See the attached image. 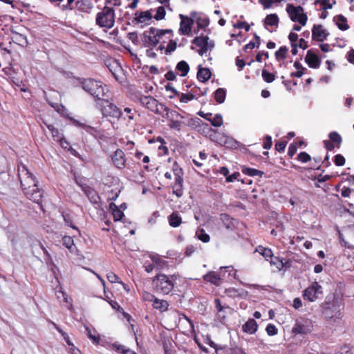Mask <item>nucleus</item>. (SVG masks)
Wrapping results in <instances>:
<instances>
[{"label":"nucleus","mask_w":354,"mask_h":354,"mask_svg":"<svg viewBox=\"0 0 354 354\" xmlns=\"http://www.w3.org/2000/svg\"><path fill=\"white\" fill-rule=\"evenodd\" d=\"M18 176L22 189L26 196L35 203H39L42 197L41 190L38 188L37 181L26 166H18Z\"/></svg>","instance_id":"f257e3e1"},{"label":"nucleus","mask_w":354,"mask_h":354,"mask_svg":"<svg viewBox=\"0 0 354 354\" xmlns=\"http://www.w3.org/2000/svg\"><path fill=\"white\" fill-rule=\"evenodd\" d=\"M160 108L165 111V113L162 114V117L165 118L169 121V126L172 129L179 131L183 127H192L195 122H201V120L198 118L196 120L193 118L185 119V117L181 115L176 111L169 109L164 105H160Z\"/></svg>","instance_id":"f03ea898"},{"label":"nucleus","mask_w":354,"mask_h":354,"mask_svg":"<svg viewBox=\"0 0 354 354\" xmlns=\"http://www.w3.org/2000/svg\"><path fill=\"white\" fill-rule=\"evenodd\" d=\"M82 88L91 95L98 100H104L108 91L106 86L100 81L85 79L82 82Z\"/></svg>","instance_id":"7ed1b4c3"},{"label":"nucleus","mask_w":354,"mask_h":354,"mask_svg":"<svg viewBox=\"0 0 354 354\" xmlns=\"http://www.w3.org/2000/svg\"><path fill=\"white\" fill-rule=\"evenodd\" d=\"M175 276H167L164 274H157L152 282L158 292L163 295L169 294L174 287Z\"/></svg>","instance_id":"20e7f679"},{"label":"nucleus","mask_w":354,"mask_h":354,"mask_svg":"<svg viewBox=\"0 0 354 354\" xmlns=\"http://www.w3.org/2000/svg\"><path fill=\"white\" fill-rule=\"evenodd\" d=\"M115 10L105 6L96 15V24L101 28H111L115 24Z\"/></svg>","instance_id":"39448f33"},{"label":"nucleus","mask_w":354,"mask_h":354,"mask_svg":"<svg viewBox=\"0 0 354 354\" xmlns=\"http://www.w3.org/2000/svg\"><path fill=\"white\" fill-rule=\"evenodd\" d=\"M286 10L291 21L298 22L302 26L306 24L308 17L301 6H295L293 4L288 3Z\"/></svg>","instance_id":"423d86ee"},{"label":"nucleus","mask_w":354,"mask_h":354,"mask_svg":"<svg viewBox=\"0 0 354 354\" xmlns=\"http://www.w3.org/2000/svg\"><path fill=\"white\" fill-rule=\"evenodd\" d=\"M313 330V322L305 317H299L295 320V325L292 328V333L294 335H306Z\"/></svg>","instance_id":"0eeeda50"},{"label":"nucleus","mask_w":354,"mask_h":354,"mask_svg":"<svg viewBox=\"0 0 354 354\" xmlns=\"http://www.w3.org/2000/svg\"><path fill=\"white\" fill-rule=\"evenodd\" d=\"M323 294V288L318 282L314 281L309 286L303 294L304 299L310 302L315 301Z\"/></svg>","instance_id":"6e6552de"},{"label":"nucleus","mask_w":354,"mask_h":354,"mask_svg":"<svg viewBox=\"0 0 354 354\" xmlns=\"http://www.w3.org/2000/svg\"><path fill=\"white\" fill-rule=\"evenodd\" d=\"M193 43L199 48L197 52L201 56L214 48V41L209 40L207 36L196 37L194 39Z\"/></svg>","instance_id":"1a4fd4ad"},{"label":"nucleus","mask_w":354,"mask_h":354,"mask_svg":"<svg viewBox=\"0 0 354 354\" xmlns=\"http://www.w3.org/2000/svg\"><path fill=\"white\" fill-rule=\"evenodd\" d=\"M158 32L160 29L153 27L150 28L143 33L142 41L146 47H154L160 43L158 40Z\"/></svg>","instance_id":"9d476101"},{"label":"nucleus","mask_w":354,"mask_h":354,"mask_svg":"<svg viewBox=\"0 0 354 354\" xmlns=\"http://www.w3.org/2000/svg\"><path fill=\"white\" fill-rule=\"evenodd\" d=\"M104 104L102 107V112L103 115L109 116L115 118H120L122 115V112L118 106L113 103H111L108 100H102Z\"/></svg>","instance_id":"9b49d317"},{"label":"nucleus","mask_w":354,"mask_h":354,"mask_svg":"<svg viewBox=\"0 0 354 354\" xmlns=\"http://www.w3.org/2000/svg\"><path fill=\"white\" fill-rule=\"evenodd\" d=\"M323 315L327 319H330L333 317H339L341 315L339 305L333 301L332 303H326L323 305Z\"/></svg>","instance_id":"f8f14e48"},{"label":"nucleus","mask_w":354,"mask_h":354,"mask_svg":"<svg viewBox=\"0 0 354 354\" xmlns=\"http://www.w3.org/2000/svg\"><path fill=\"white\" fill-rule=\"evenodd\" d=\"M223 268L225 269L227 272H230L233 270L232 266L221 267V270ZM224 277L225 274L223 273L222 270H220L218 272H209L203 276V279L215 286H219L221 284V279Z\"/></svg>","instance_id":"ddd939ff"},{"label":"nucleus","mask_w":354,"mask_h":354,"mask_svg":"<svg viewBox=\"0 0 354 354\" xmlns=\"http://www.w3.org/2000/svg\"><path fill=\"white\" fill-rule=\"evenodd\" d=\"M175 178V182L172 187L173 194H175L178 198H180L183 194V178L182 177L183 171L181 169H174Z\"/></svg>","instance_id":"4468645a"},{"label":"nucleus","mask_w":354,"mask_h":354,"mask_svg":"<svg viewBox=\"0 0 354 354\" xmlns=\"http://www.w3.org/2000/svg\"><path fill=\"white\" fill-rule=\"evenodd\" d=\"M141 104L150 111L159 113L162 110L158 102L151 96H142L140 99Z\"/></svg>","instance_id":"2eb2a0df"},{"label":"nucleus","mask_w":354,"mask_h":354,"mask_svg":"<svg viewBox=\"0 0 354 354\" xmlns=\"http://www.w3.org/2000/svg\"><path fill=\"white\" fill-rule=\"evenodd\" d=\"M181 21L180 24L179 33L181 35H188L192 30L194 19L182 14L179 15Z\"/></svg>","instance_id":"dca6fc26"},{"label":"nucleus","mask_w":354,"mask_h":354,"mask_svg":"<svg viewBox=\"0 0 354 354\" xmlns=\"http://www.w3.org/2000/svg\"><path fill=\"white\" fill-rule=\"evenodd\" d=\"M329 35V32L320 24L314 25L312 29V38L318 41H324Z\"/></svg>","instance_id":"f3484780"},{"label":"nucleus","mask_w":354,"mask_h":354,"mask_svg":"<svg viewBox=\"0 0 354 354\" xmlns=\"http://www.w3.org/2000/svg\"><path fill=\"white\" fill-rule=\"evenodd\" d=\"M112 161L118 169L124 168L126 160L124 152L121 149H117L112 156Z\"/></svg>","instance_id":"a211bd4d"},{"label":"nucleus","mask_w":354,"mask_h":354,"mask_svg":"<svg viewBox=\"0 0 354 354\" xmlns=\"http://www.w3.org/2000/svg\"><path fill=\"white\" fill-rule=\"evenodd\" d=\"M151 19L152 15L150 11H137L133 21L136 24H147Z\"/></svg>","instance_id":"6ab92c4d"},{"label":"nucleus","mask_w":354,"mask_h":354,"mask_svg":"<svg viewBox=\"0 0 354 354\" xmlns=\"http://www.w3.org/2000/svg\"><path fill=\"white\" fill-rule=\"evenodd\" d=\"M305 61L308 66L313 68H318L320 66L321 61L319 57L313 53L312 50H309L305 57Z\"/></svg>","instance_id":"aec40b11"},{"label":"nucleus","mask_w":354,"mask_h":354,"mask_svg":"<svg viewBox=\"0 0 354 354\" xmlns=\"http://www.w3.org/2000/svg\"><path fill=\"white\" fill-rule=\"evenodd\" d=\"M173 37V31L170 29L162 30L158 32V40H160L159 48L162 50L165 48L164 44L167 43Z\"/></svg>","instance_id":"412c9836"},{"label":"nucleus","mask_w":354,"mask_h":354,"mask_svg":"<svg viewBox=\"0 0 354 354\" xmlns=\"http://www.w3.org/2000/svg\"><path fill=\"white\" fill-rule=\"evenodd\" d=\"M258 329L257 322L254 319H249L243 326L242 330L248 334H254Z\"/></svg>","instance_id":"4be33fe9"},{"label":"nucleus","mask_w":354,"mask_h":354,"mask_svg":"<svg viewBox=\"0 0 354 354\" xmlns=\"http://www.w3.org/2000/svg\"><path fill=\"white\" fill-rule=\"evenodd\" d=\"M45 124H46V127L48 128V129L50 131L54 140L56 142H59L60 145L62 147H64V145H63L64 138H62V133L57 128H55L53 125L48 124L46 123H45Z\"/></svg>","instance_id":"5701e85b"},{"label":"nucleus","mask_w":354,"mask_h":354,"mask_svg":"<svg viewBox=\"0 0 354 354\" xmlns=\"http://www.w3.org/2000/svg\"><path fill=\"white\" fill-rule=\"evenodd\" d=\"M212 75L210 70L207 68H203L199 66L197 73V78L201 82H205L208 81Z\"/></svg>","instance_id":"b1692460"},{"label":"nucleus","mask_w":354,"mask_h":354,"mask_svg":"<svg viewBox=\"0 0 354 354\" xmlns=\"http://www.w3.org/2000/svg\"><path fill=\"white\" fill-rule=\"evenodd\" d=\"M220 220L223 223L226 229L232 230L235 227L234 221L227 214H221L220 215Z\"/></svg>","instance_id":"393cba45"},{"label":"nucleus","mask_w":354,"mask_h":354,"mask_svg":"<svg viewBox=\"0 0 354 354\" xmlns=\"http://www.w3.org/2000/svg\"><path fill=\"white\" fill-rule=\"evenodd\" d=\"M152 306L153 308L162 313L167 310L169 303L166 300L156 298Z\"/></svg>","instance_id":"a878e982"},{"label":"nucleus","mask_w":354,"mask_h":354,"mask_svg":"<svg viewBox=\"0 0 354 354\" xmlns=\"http://www.w3.org/2000/svg\"><path fill=\"white\" fill-rule=\"evenodd\" d=\"M279 19L277 14L268 15L264 19L265 26L278 27Z\"/></svg>","instance_id":"bb28decb"},{"label":"nucleus","mask_w":354,"mask_h":354,"mask_svg":"<svg viewBox=\"0 0 354 354\" xmlns=\"http://www.w3.org/2000/svg\"><path fill=\"white\" fill-rule=\"evenodd\" d=\"M109 209L112 212V214L113 216V218L115 221H118L122 219L124 216V214L120 208L113 203H111L109 204Z\"/></svg>","instance_id":"cd10ccee"},{"label":"nucleus","mask_w":354,"mask_h":354,"mask_svg":"<svg viewBox=\"0 0 354 354\" xmlns=\"http://www.w3.org/2000/svg\"><path fill=\"white\" fill-rule=\"evenodd\" d=\"M335 23L337 27L342 30H346L349 26L347 24V19L345 17L342 15H337L335 17Z\"/></svg>","instance_id":"c85d7f7f"},{"label":"nucleus","mask_w":354,"mask_h":354,"mask_svg":"<svg viewBox=\"0 0 354 354\" xmlns=\"http://www.w3.org/2000/svg\"><path fill=\"white\" fill-rule=\"evenodd\" d=\"M169 225L173 227H178L182 223V218L178 212H173L169 217Z\"/></svg>","instance_id":"c756f323"},{"label":"nucleus","mask_w":354,"mask_h":354,"mask_svg":"<svg viewBox=\"0 0 354 354\" xmlns=\"http://www.w3.org/2000/svg\"><path fill=\"white\" fill-rule=\"evenodd\" d=\"M255 252H259L261 254L266 260H268V258L271 259L273 256V252L271 249L268 248H264L261 245H259L257 248Z\"/></svg>","instance_id":"7c9ffc66"},{"label":"nucleus","mask_w":354,"mask_h":354,"mask_svg":"<svg viewBox=\"0 0 354 354\" xmlns=\"http://www.w3.org/2000/svg\"><path fill=\"white\" fill-rule=\"evenodd\" d=\"M149 257L152 260L153 263L158 268H162L166 266V261L162 259L158 254H151L149 255Z\"/></svg>","instance_id":"2f4dec72"},{"label":"nucleus","mask_w":354,"mask_h":354,"mask_svg":"<svg viewBox=\"0 0 354 354\" xmlns=\"http://www.w3.org/2000/svg\"><path fill=\"white\" fill-rule=\"evenodd\" d=\"M270 264L275 266L276 268L281 270L287 263V261L286 259H282L277 257H273L270 259Z\"/></svg>","instance_id":"473e14b6"},{"label":"nucleus","mask_w":354,"mask_h":354,"mask_svg":"<svg viewBox=\"0 0 354 354\" xmlns=\"http://www.w3.org/2000/svg\"><path fill=\"white\" fill-rule=\"evenodd\" d=\"M86 330L87 332V337L92 341V342L95 344H98L100 341V336L97 333V331L94 329L93 333L87 326L86 327Z\"/></svg>","instance_id":"72a5a7b5"},{"label":"nucleus","mask_w":354,"mask_h":354,"mask_svg":"<svg viewBox=\"0 0 354 354\" xmlns=\"http://www.w3.org/2000/svg\"><path fill=\"white\" fill-rule=\"evenodd\" d=\"M176 69L180 72V76L184 77L188 73L189 71V66L185 61L183 60L178 63Z\"/></svg>","instance_id":"f704fd0d"},{"label":"nucleus","mask_w":354,"mask_h":354,"mask_svg":"<svg viewBox=\"0 0 354 354\" xmlns=\"http://www.w3.org/2000/svg\"><path fill=\"white\" fill-rule=\"evenodd\" d=\"M226 97V91L223 88H219L214 92V97L216 101L219 103H223Z\"/></svg>","instance_id":"c9c22d12"},{"label":"nucleus","mask_w":354,"mask_h":354,"mask_svg":"<svg viewBox=\"0 0 354 354\" xmlns=\"http://www.w3.org/2000/svg\"><path fill=\"white\" fill-rule=\"evenodd\" d=\"M196 236L203 243H208L210 237L203 229H198L196 232Z\"/></svg>","instance_id":"e433bc0d"},{"label":"nucleus","mask_w":354,"mask_h":354,"mask_svg":"<svg viewBox=\"0 0 354 354\" xmlns=\"http://www.w3.org/2000/svg\"><path fill=\"white\" fill-rule=\"evenodd\" d=\"M241 171L244 174L250 176H261L263 174L262 171H261L258 169L245 167H243L242 168Z\"/></svg>","instance_id":"4c0bfd02"},{"label":"nucleus","mask_w":354,"mask_h":354,"mask_svg":"<svg viewBox=\"0 0 354 354\" xmlns=\"http://www.w3.org/2000/svg\"><path fill=\"white\" fill-rule=\"evenodd\" d=\"M85 193L91 203H98L100 197L95 190H93L92 189H88L85 191Z\"/></svg>","instance_id":"58836bf2"},{"label":"nucleus","mask_w":354,"mask_h":354,"mask_svg":"<svg viewBox=\"0 0 354 354\" xmlns=\"http://www.w3.org/2000/svg\"><path fill=\"white\" fill-rule=\"evenodd\" d=\"M283 0H259V3L264 9L270 8L274 3H279Z\"/></svg>","instance_id":"ea45409f"},{"label":"nucleus","mask_w":354,"mask_h":354,"mask_svg":"<svg viewBox=\"0 0 354 354\" xmlns=\"http://www.w3.org/2000/svg\"><path fill=\"white\" fill-rule=\"evenodd\" d=\"M209 122L216 127H219L223 124V118L221 114H216L212 118H211V120Z\"/></svg>","instance_id":"a19ab883"},{"label":"nucleus","mask_w":354,"mask_h":354,"mask_svg":"<svg viewBox=\"0 0 354 354\" xmlns=\"http://www.w3.org/2000/svg\"><path fill=\"white\" fill-rule=\"evenodd\" d=\"M63 245L67 248L71 252H73L74 246L73 239L69 236H65L62 239Z\"/></svg>","instance_id":"79ce46f5"},{"label":"nucleus","mask_w":354,"mask_h":354,"mask_svg":"<svg viewBox=\"0 0 354 354\" xmlns=\"http://www.w3.org/2000/svg\"><path fill=\"white\" fill-rule=\"evenodd\" d=\"M288 52V48L286 46H281L275 52V57L277 59H284Z\"/></svg>","instance_id":"37998d69"},{"label":"nucleus","mask_w":354,"mask_h":354,"mask_svg":"<svg viewBox=\"0 0 354 354\" xmlns=\"http://www.w3.org/2000/svg\"><path fill=\"white\" fill-rule=\"evenodd\" d=\"M58 293L62 295V296L63 297V301L66 304V306H65L66 308H67L68 310H72L73 309V304H72L71 299L68 297L66 293L62 290H60L58 292Z\"/></svg>","instance_id":"c03bdc74"},{"label":"nucleus","mask_w":354,"mask_h":354,"mask_svg":"<svg viewBox=\"0 0 354 354\" xmlns=\"http://www.w3.org/2000/svg\"><path fill=\"white\" fill-rule=\"evenodd\" d=\"M262 77L263 80L268 83H271L275 80V76L273 73L268 72L266 70L262 71Z\"/></svg>","instance_id":"a18cd8bd"},{"label":"nucleus","mask_w":354,"mask_h":354,"mask_svg":"<svg viewBox=\"0 0 354 354\" xmlns=\"http://www.w3.org/2000/svg\"><path fill=\"white\" fill-rule=\"evenodd\" d=\"M328 136L332 142L337 143L339 145L342 141L341 136L336 131L330 132Z\"/></svg>","instance_id":"49530a36"},{"label":"nucleus","mask_w":354,"mask_h":354,"mask_svg":"<svg viewBox=\"0 0 354 354\" xmlns=\"http://www.w3.org/2000/svg\"><path fill=\"white\" fill-rule=\"evenodd\" d=\"M169 43L167 46V48H165V54L168 55L174 52L177 46L176 42L174 41L172 38L170 39V40L168 41Z\"/></svg>","instance_id":"de8ad7c7"},{"label":"nucleus","mask_w":354,"mask_h":354,"mask_svg":"<svg viewBox=\"0 0 354 354\" xmlns=\"http://www.w3.org/2000/svg\"><path fill=\"white\" fill-rule=\"evenodd\" d=\"M196 24L198 28H203L207 27L209 25V19L206 17H197L196 18Z\"/></svg>","instance_id":"09e8293b"},{"label":"nucleus","mask_w":354,"mask_h":354,"mask_svg":"<svg viewBox=\"0 0 354 354\" xmlns=\"http://www.w3.org/2000/svg\"><path fill=\"white\" fill-rule=\"evenodd\" d=\"M165 17V9L163 6H159L156 10V13L154 18L156 20H162Z\"/></svg>","instance_id":"8fccbe9b"},{"label":"nucleus","mask_w":354,"mask_h":354,"mask_svg":"<svg viewBox=\"0 0 354 354\" xmlns=\"http://www.w3.org/2000/svg\"><path fill=\"white\" fill-rule=\"evenodd\" d=\"M266 330L269 336L275 335L278 333V329L272 324H268L266 328Z\"/></svg>","instance_id":"3c124183"},{"label":"nucleus","mask_w":354,"mask_h":354,"mask_svg":"<svg viewBox=\"0 0 354 354\" xmlns=\"http://www.w3.org/2000/svg\"><path fill=\"white\" fill-rule=\"evenodd\" d=\"M55 326L56 329L57 330V331L64 337V340L66 341V342L68 345L69 348L73 346H74V344L71 342L68 335L65 332H64L59 327L57 326L55 324Z\"/></svg>","instance_id":"603ef678"},{"label":"nucleus","mask_w":354,"mask_h":354,"mask_svg":"<svg viewBox=\"0 0 354 354\" xmlns=\"http://www.w3.org/2000/svg\"><path fill=\"white\" fill-rule=\"evenodd\" d=\"M142 297L144 301L152 302V304L156 298L153 295L147 291L142 292Z\"/></svg>","instance_id":"864d4df0"},{"label":"nucleus","mask_w":354,"mask_h":354,"mask_svg":"<svg viewBox=\"0 0 354 354\" xmlns=\"http://www.w3.org/2000/svg\"><path fill=\"white\" fill-rule=\"evenodd\" d=\"M106 278L109 280V281L111 283H119L120 281L118 275H116L115 273H113L112 272H109L106 274Z\"/></svg>","instance_id":"5fc2aeb1"},{"label":"nucleus","mask_w":354,"mask_h":354,"mask_svg":"<svg viewBox=\"0 0 354 354\" xmlns=\"http://www.w3.org/2000/svg\"><path fill=\"white\" fill-rule=\"evenodd\" d=\"M334 162L337 166H343L345 164V158L341 154H337L335 156Z\"/></svg>","instance_id":"6e6d98bb"},{"label":"nucleus","mask_w":354,"mask_h":354,"mask_svg":"<svg viewBox=\"0 0 354 354\" xmlns=\"http://www.w3.org/2000/svg\"><path fill=\"white\" fill-rule=\"evenodd\" d=\"M310 156L306 152H301L298 155V160L302 162H307L310 160Z\"/></svg>","instance_id":"4d7b16f0"},{"label":"nucleus","mask_w":354,"mask_h":354,"mask_svg":"<svg viewBox=\"0 0 354 354\" xmlns=\"http://www.w3.org/2000/svg\"><path fill=\"white\" fill-rule=\"evenodd\" d=\"M287 145V142L281 141L275 144V149L277 151L281 152L283 151Z\"/></svg>","instance_id":"13d9d810"},{"label":"nucleus","mask_w":354,"mask_h":354,"mask_svg":"<svg viewBox=\"0 0 354 354\" xmlns=\"http://www.w3.org/2000/svg\"><path fill=\"white\" fill-rule=\"evenodd\" d=\"M320 3L323 6L324 9H330L332 8V5L330 3L329 0H316L315 3Z\"/></svg>","instance_id":"bf43d9fd"},{"label":"nucleus","mask_w":354,"mask_h":354,"mask_svg":"<svg viewBox=\"0 0 354 354\" xmlns=\"http://www.w3.org/2000/svg\"><path fill=\"white\" fill-rule=\"evenodd\" d=\"M272 145V138L270 136H267L263 142V148L266 149H269L271 148Z\"/></svg>","instance_id":"052dcab7"},{"label":"nucleus","mask_w":354,"mask_h":354,"mask_svg":"<svg viewBox=\"0 0 354 354\" xmlns=\"http://www.w3.org/2000/svg\"><path fill=\"white\" fill-rule=\"evenodd\" d=\"M338 354H354V348L344 346L341 348Z\"/></svg>","instance_id":"680f3d73"},{"label":"nucleus","mask_w":354,"mask_h":354,"mask_svg":"<svg viewBox=\"0 0 354 354\" xmlns=\"http://www.w3.org/2000/svg\"><path fill=\"white\" fill-rule=\"evenodd\" d=\"M229 354H246V353L239 347H234L230 350Z\"/></svg>","instance_id":"e2e57ef3"},{"label":"nucleus","mask_w":354,"mask_h":354,"mask_svg":"<svg viewBox=\"0 0 354 354\" xmlns=\"http://www.w3.org/2000/svg\"><path fill=\"white\" fill-rule=\"evenodd\" d=\"M297 145L295 144H290L288 147V153L290 156L292 157L295 154V153L297 152Z\"/></svg>","instance_id":"0e129e2a"},{"label":"nucleus","mask_w":354,"mask_h":354,"mask_svg":"<svg viewBox=\"0 0 354 354\" xmlns=\"http://www.w3.org/2000/svg\"><path fill=\"white\" fill-rule=\"evenodd\" d=\"M111 346H112L113 349H114L116 351H119V352L122 353V354L124 353V349L126 348V346L121 345V344H118L117 343L113 344Z\"/></svg>","instance_id":"69168bd1"},{"label":"nucleus","mask_w":354,"mask_h":354,"mask_svg":"<svg viewBox=\"0 0 354 354\" xmlns=\"http://www.w3.org/2000/svg\"><path fill=\"white\" fill-rule=\"evenodd\" d=\"M124 113L127 114V118L129 122L133 119L134 113L131 108L127 107L124 109Z\"/></svg>","instance_id":"338daca9"},{"label":"nucleus","mask_w":354,"mask_h":354,"mask_svg":"<svg viewBox=\"0 0 354 354\" xmlns=\"http://www.w3.org/2000/svg\"><path fill=\"white\" fill-rule=\"evenodd\" d=\"M165 77L167 80H169V81H173V80H176V73L172 71H168L165 74Z\"/></svg>","instance_id":"774afa93"}]
</instances>
